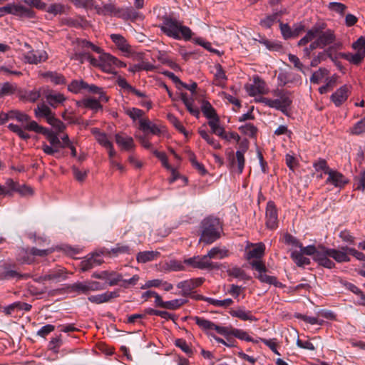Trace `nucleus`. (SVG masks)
Wrapping results in <instances>:
<instances>
[{
	"label": "nucleus",
	"instance_id": "obj_5",
	"mask_svg": "<svg viewBox=\"0 0 365 365\" xmlns=\"http://www.w3.org/2000/svg\"><path fill=\"white\" fill-rule=\"evenodd\" d=\"M161 30L169 37L175 39L183 38L190 40L192 37V31L187 26H183L181 22L173 19H165L161 26Z\"/></svg>",
	"mask_w": 365,
	"mask_h": 365
},
{
	"label": "nucleus",
	"instance_id": "obj_28",
	"mask_svg": "<svg viewBox=\"0 0 365 365\" xmlns=\"http://www.w3.org/2000/svg\"><path fill=\"white\" fill-rule=\"evenodd\" d=\"M206 255L209 261L212 259H222L229 256V251L225 247H215Z\"/></svg>",
	"mask_w": 365,
	"mask_h": 365
},
{
	"label": "nucleus",
	"instance_id": "obj_19",
	"mask_svg": "<svg viewBox=\"0 0 365 365\" xmlns=\"http://www.w3.org/2000/svg\"><path fill=\"white\" fill-rule=\"evenodd\" d=\"M346 248H349L347 246L341 247L339 250L336 249H329L328 255L330 256L331 258L334 259L336 262L342 263L350 261V257L349 256V252L346 250Z\"/></svg>",
	"mask_w": 365,
	"mask_h": 365
},
{
	"label": "nucleus",
	"instance_id": "obj_6",
	"mask_svg": "<svg viewBox=\"0 0 365 365\" xmlns=\"http://www.w3.org/2000/svg\"><path fill=\"white\" fill-rule=\"evenodd\" d=\"M180 96L188 111L192 115L197 116L200 113L199 106L205 102L199 93H180Z\"/></svg>",
	"mask_w": 365,
	"mask_h": 365
},
{
	"label": "nucleus",
	"instance_id": "obj_54",
	"mask_svg": "<svg viewBox=\"0 0 365 365\" xmlns=\"http://www.w3.org/2000/svg\"><path fill=\"white\" fill-rule=\"evenodd\" d=\"M73 3L76 7L84 8L87 10L95 9V6H96L94 0H73Z\"/></svg>",
	"mask_w": 365,
	"mask_h": 365
},
{
	"label": "nucleus",
	"instance_id": "obj_47",
	"mask_svg": "<svg viewBox=\"0 0 365 365\" xmlns=\"http://www.w3.org/2000/svg\"><path fill=\"white\" fill-rule=\"evenodd\" d=\"M278 18L279 14L277 13H274L261 19L259 24L263 28L269 29L274 24L279 21Z\"/></svg>",
	"mask_w": 365,
	"mask_h": 365
},
{
	"label": "nucleus",
	"instance_id": "obj_23",
	"mask_svg": "<svg viewBox=\"0 0 365 365\" xmlns=\"http://www.w3.org/2000/svg\"><path fill=\"white\" fill-rule=\"evenodd\" d=\"M202 278H195L185 280L178 283V287L181 289L185 294H188L194 289L200 287L203 283Z\"/></svg>",
	"mask_w": 365,
	"mask_h": 365
},
{
	"label": "nucleus",
	"instance_id": "obj_12",
	"mask_svg": "<svg viewBox=\"0 0 365 365\" xmlns=\"http://www.w3.org/2000/svg\"><path fill=\"white\" fill-rule=\"evenodd\" d=\"M184 263L193 267L200 269L212 268L213 264L208 260L207 255L195 256L184 260Z\"/></svg>",
	"mask_w": 365,
	"mask_h": 365
},
{
	"label": "nucleus",
	"instance_id": "obj_45",
	"mask_svg": "<svg viewBox=\"0 0 365 365\" xmlns=\"http://www.w3.org/2000/svg\"><path fill=\"white\" fill-rule=\"evenodd\" d=\"M205 301H206L210 304L217 307L227 308L233 304V300L230 298H227L223 300H218L216 299L207 297L205 299Z\"/></svg>",
	"mask_w": 365,
	"mask_h": 365
},
{
	"label": "nucleus",
	"instance_id": "obj_10",
	"mask_svg": "<svg viewBox=\"0 0 365 365\" xmlns=\"http://www.w3.org/2000/svg\"><path fill=\"white\" fill-rule=\"evenodd\" d=\"M66 274L67 273L64 269L57 268L49 270L47 274L39 276L35 278L34 280L37 282H44L46 281L58 282L66 279L67 278Z\"/></svg>",
	"mask_w": 365,
	"mask_h": 365
},
{
	"label": "nucleus",
	"instance_id": "obj_27",
	"mask_svg": "<svg viewBox=\"0 0 365 365\" xmlns=\"http://www.w3.org/2000/svg\"><path fill=\"white\" fill-rule=\"evenodd\" d=\"M157 67L153 63L146 61H142L138 63L130 66L128 71L135 73L141 71H153Z\"/></svg>",
	"mask_w": 365,
	"mask_h": 365
},
{
	"label": "nucleus",
	"instance_id": "obj_43",
	"mask_svg": "<svg viewBox=\"0 0 365 365\" xmlns=\"http://www.w3.org/2000/svg\"><path fill=\"white\" fill-rule=\"evenodd\" d=\"M110 38L120 51L123 52L129 51V46L126 40L122 36L119 34H112Z\"/></svg>",
	"mask_w": 365,
	"mask_h": 365
},
{
	"label": "nucleus",
	"instance_id": "obj_61",
	"mask_svg": "<svg viewBox=\"0 0 365 365\" xmlns=\"http://www.w3.org/2000/svg\"><path fill=\"white\" fill-rule=\"evenodd\" d=\"M351 133L354 135H360L365 133V117L354 124L351 128Z\"/></svg>",
	"mask_w": 365,
	"mask_h": 365
},
{
	"label": "nucleus",
	"instance_id": "obj_13",
	"mask_svg": "<svg viewBox=\"0 0 365 365\" xmlns=\"http://www.w3.org/2000/svg\"><path fill=\"white\" fill-rule=\"evenodd\" d=\"M335 40L334 33L331 30L317 33V39L312 42V48H324L331 43Z\"/></svg>",
	"mask_w": 365,
	"mask_h": 365
},
{
	"label": "nucleus",
	"instance_id": "obj_50",
	"mask_svg": "<svg viewBox=\"0 0 365 365\" xmlns=\"http://www.w3.org/2000/svg\"><path fill=\"white\" fill-rule=\"evenodd\" d=\"M229 276L235 278L247 280L249 277L246 275L245 271L238 267H233L227 270Z\"/></svg>",
	"mask_w": 365,
	"mask_h": 365
},
{
	"label": "nucleus",
	"instance_id": "obj_15",
	"mask_svg": "<svg viewBox=\"0 0 365 365\" xmlns=\"http://www.w3.org/2000/svg\"><path fill=\"white\" fill-rule=\"evenodd\" d=\"M115 139L116 144L122 150L131 152L135 148L134 140L129 135L123 133H117L115 135Z\"/></svg>",
	"mask_w": 365,
	"mask_h": 365
},
{
	"label": "nucleus",
	"instance_id": "obj_55",
	"mask_svg": "<svg viewBox=\"0 0 365 365\" xmlns=\"http://www.w3.org/2000/svg\"><path fill=\"white\" fill-rule=\"evenodd\" d=\"M123 280V277L120 274L115 272H108L106 282L110 286L118 284V282Z\"/></svg>",
	"mask_w": 365,
	"mask_h": 365
},
{
	"label": "nucleus",
	"instance_id": "obj_63",
	"mask_svg": "<svg viewBox=\"0 0 365 365\" xmlns=\"http://www.w3.org/2000/svg\"><path fill=\"white\" fill-rule=\"evenodd\" d=\"M288 59L297 70L302 73L305 72V67L297 56L289 53L288 55Z\"/></svg>",
	"mask_w": 365,
	"mask_h": 365
},
{
	"label": "nucleus",
	"instance_id": "obj_20",
	"mask_svg": "<svg viewBox=\"0 0 365 365\" xmlns=\"http://www.w3.org/2000/svg\"><path fill=\"white\" fill-rule=\"evenodd\" d=\"M99 91L98 88L96 86L91 84H88L84 81L80 80H73L72 82L68 86V91Z\"/></svg>",
	"mask_w": 365,
	"mask_h": 365
},
{
	"label": "nucleus",
	"instance_id": "obj_9",
	"mask_svg": "<svg viewBox=\"0 0 365 365\" xmlns=\"http://www.w3.org/2000/svg\"><path fill=\"white\" fill-rule=\"evenodd\" d=\"M191 319L202 331L207 333L215 330L221 335H226L227 334L226 327L218 326L210 320L197 316L192 317Z\"/></svg>",
	"mask_w": 365,
	"mask_h": 365
},
{
	"label": "nucleus",
	"instance_id": "obj_41",
	"mask_svg": "<svg viewBox=\"0 0 365 365\" xmlns=\"http://www.w3.org/2000/svg\"><path fill=\"white\" fill-rule=\"evenodd\" d=\"M301 251H294L291 253V257L299 267L307 265L310 263L309 259L304 256Z\"/></svg>",
	"mask_w": 365,
	"mask_h": 365
},
{
	"label": "nucleus",
	"instance_id": "obj_32",
	"mask_svg": "<svg viewBox=\"0 0 365 365\" xmlns=\"http://www.w3.org/2000/svg\"><path fill=\"white\" fill-rule=\"evenodd\" d=\"M226 331L227 334L225 336L231 335L241 340L252 341V338L248 334L247 331L242 329L226 327Z\"/></svg>",
	"mask_w": 365,
	"mask_h": 365
},
{
	"label": "nucleus",
	"instance_id": "obj_42",
	"mask_svg": "<svg viewBox=\"0 0 365 365\" xmlns=\"http://www.w3.org/2000/svg\"><path fill=\"white\" fill-rule=\"evenodd\" d=\"M198 133L202 138H203L214 149L221 148L220 143L216 140L210 134H209L207 130L200 129Z\"/></svg>",
	"mask_w": 365,
	"mask_h": 365
},
{
	"label": "nucleus",
	"instance_id": "obj_8",
	"mask_svg": "<svg viewBox=\"0 0 365 365\" xmlns=\"http://www.w3.org/2000/svg\"><path fill=\"white\" fill-rule=\"evenodd\" d=\"M250 96H255L257 98V101L264 103L265 105L269 106L271 108H274L278 110H284L286 109L291 103L292 101L289 97L283 95L279 98L276 99H271L262 96H257V95L261 94L262 93H250Z\"/></svg>",
	"mask_w": 365,
	"mask_h": 365
},
{
	"label": "nucleus",
	"instance_id": "obj_49",
	"mask_svg": "<svg viewBox=\"0 0 365 365\" xmlns=\"http://www.w3.org/2000/svg\"><path fill=\"white\" fill-rule=\"evenodd\" d=\"M48 13L57 15L66 12V6L62 4H52L45 9Z\"/></svg>",
	"mask_w": 365,
	"mask_h": 365
},
{
	"label": "nucleus",
	"instance_id": "obj_35",
	"mask_svg": "<svg viewBox=\"0 0 365 365\" xmlns=\"http://www.w3.org/2000/svg\"><path fill=\"white\" fill-rule=\"evenodd\" d=\"M340 57L348 61L349 63L354 64V65H359L361 63L365 56L358 52H356L354 53H341L339 54Z\"/></svg>",
	"mask_w": 365,
	"mask_h": 365
},
{
	"label": "nucleus",
	"instance_id": "obj_18",
	"mask_svg": "<svg viewBox=\"0 0 365 365\" xmlns=\"http://www.w3.org/2000/svg\"><path fill=\"white\" fill-rule=\"evenodd\" d=\"M229 160L232 170L237 173L239 175L242 174L245 163V155L241 152H236L235 155H234L233 153H230Z\"/></svg>",
	"mask_w": 365,
	"mask_h": 365
},
{
	"label": "nucleus",
	"instance_id": "obj_17",
	"mask_svg": "<svg viewBox=\"0 0 365 365\" xmlns=\"http://www.w3.org/2000/svg\"><path fill=\"white\" fill-rule=\"evenodd\" d=\"M163 73L172 81L178 90L186 89L189 91H195L197 89V85L195 82L182 83L178 76L168 71H163Z\"/></svg>",
	"mask_w": 365,
	"mask_h": 365
},
{
	"label": "nucleus",
	"instance_id": "obj_16",
	"mask_svg": "<svg viewBox=\"0 0 365 365\" xmlns=\"http://www.w3.org/2000/svg\"><path fill=\"white\" fill-rule=\"evenodd\" d=\"M277 211L273 201H269L266 207V225L270 229H275L277 227Z\"/></svg>",
	"mask_w": 365,
	"mask_h": 365
},
{
	"label": "nucleus",
	"instance_id": "obj_25",
	"mask_svg": "<svg viewBox=\"0 0 365 365\" xmlns=\"http://www.w3.org/2000/svg\"><path fill=\"white\" fill-rule=\"evenodd\" d=\"M45 98L47 103L53 108L62 105L66 98L61 93H46Z\"/></svg>",
	"mask_w": 365,
	"mask_h": 365
},
{
	"label": "nucleus",
	"instance_id": "obj_22",
	"mask_svg": "<svg viewBox=\"0 0 365 365\" xmlns=\"http://www.w3.org/2000/svg\"><path fill=\"white\" fill-rule=\"evenodd\" d=\"M230 314L232 317L239 318L243 321L256 322L257 320L251 311L246 310L243 307H239L235 309L230 310Z\"/></svg>",
	"mask_w": 365,
	"mask_h": 365
},
{
	"label": "nucleus",
	"instance_id": "obj_58",
	"mask_svg": "<svg viewBox=\"0 0 365 365\" xmlns=\"http://www.w3.org/2000/svg\"><path fill=\"white\" fill-rule=\"evenodd\" d=\"M54 250H55L53 247L45 249V250H39L36 247H32L31 249V255H33L34 258V257H43L48 256V255L51 254L52 252H54Z\"/></svg>",
	"mask_w": 365,
	"mask_h": 365
},
{
	"label": "nucleus",
	"instance_id": "obj_14",
	"mask_svg": "<svg viewBox=\"0 0 365 365\" xmlns=\"http://www.w3.org/2000/svg\"><path fill=\"white\" fill-rule=\"evenodd\" d=\"M328 250L329 248L325 247H319V252L316 254V257H313V258L319 265L332 269L335 267V263L329 259L331 257L328 255Z\"/></svg>",
	"mask_w": 365,
	"mask_h": 365
},
{
	"label": "nucleus",
	"instance_id": "obj_38",
	"mask_svg": "<svg viewBox=\"0 0 365 365\" xmlns=\"http://www.w3.org/2000/svg\"><path fill=\"white\" fill-rule=\"evenodd\" d=\"M17 260L22 264H31L34 262V257L30 250L21 248L17 253Z\"/></svg>",
	"mask_w": 365,
	"mask_h": 365
},
{
	"label": "nucleus",
	"instance_id": "obj_56",
	"mask_svg": "<svg viewBox=\"0 0 365 365\" xmlns=\"http://www.w3.org/2000/svg\"><path fill=\"white\" fill-rule=\"evenodd\" d=\"M352 48L365 56V37L361 36L352 44Z\"/></svg>",
	"mask_w": 365,
	"mask_h": 365
},
{
	"label": "nucleus",
	"instance_id": "obj_3",
	"mask_svg": "<svg viewBox=\"0 0 365 365\" xmlns=\"http://www.w3.org/2000/svg\"><path fill=\"white\" fill-rule=\"evenodd\" d=\"M84 58L93 66L99 68L103 72L108 73H115L116 68L126 66L125 63L108 53H101L98 58L88 54L86 55Z\"/></svg>",
	"mask_w": 365,
	"mask_h": 365
},
{
	"label": "nucleus",
	"instance_id": "obj_48",
	"mask_svg": "<svg viewBox=\"0 0 365 365\" xmlns=\"http://www.w3.org/2000/svg\"><path fill=\"white\" fill-rule=\"evenodd\" d=\"M95 10L99 14L116 15V9L111 3L105 4L103 7H100L96 5V6H95Z\"/></svg>",
	"mask_w": 365,
	"mask_h": 365
},
{
	"label": "nucleus",
	"instance_id": "obj_53",
	"mask_svg": "<svg viewBox=\"0 0 365 365\" xmlns=\"http://www.w3.org/2000/svg\"><path fill=\"white\" fill-rule=\"evenodd\" d=\"M330 98L336 106H339L347 100L348 95L347 93H332Z\"/></svg>",
	"mask_w": 365,
	"mask_h": 365
},
{
	"label": "nucleus",
	"instance_id": "obj_11",
	"mask_svg": "<svg viewBox=\"0 0 365 365\" xmlns=\"http://www.w3.org/2000/svg\"><path fill=\"white\" fill-rule=\"evenodd\" d=\"M327 175L326 184L334 185L335 187L342 188L349 182L347 178L337 170L331 169Z\"/></svg>",
	"mask_w": 365,
	"mask_h": 365
},
{
	"label": "nucleus",
	"instance_id": "obj_4",
	"mask_svg": "<svg viewBox=\"0 0 365 365\" xmlns=\"http://www.w3.org/2000/svg\"><path fill=\"white\" fill-rule=\"evenodd\" d=\"M202 233L200 241L207 245L212 244L220 237L222 227L220 220L208 217L201 222Z\"/></svg>",
	"mask_w": 365,
	"mask_h": 365
},
{
	"label": "nucleus",
	"instance_id": "obj_29",
	"mask_svg": "<svg viewBox=\"0 0 365 365\" xmlns=\"http://www.w3.org/2000/svg\"><path fill=\"white\" fill-rule=\"evenodd\" d=\"M118 297L115 292H106L103 294L92 295L88 297V300L92 303L101 304L109 301L110 299Z\"/></svg>",
	"mask_w": 365,
	"mask_h": 365
},
{
	"label": "nucleus",
	"instance_id": "obj_24",
	"mask_svg": "<svg viewBox=\"0 0 365 365\" xmlns=\"http://www.w3.org/2000/svg\"><path fill=\"white\" fill-rule=\"evenodd\" d=\"M265 245L262 242L252 245V249H250L247 254V258L256 259L255 261H259L258 259L262 257L264 254Z\"/></svg>",
	"mask_w": 365,
	"mask_h": 365
},
{
	"label": "nucleus",
	"instance_id": "obj_60",
	"mask_svg": "<svg viewBox=\"0 0 365 365\" xmlns=\"http://www.w3.org/2000/svg\"><path fill=\"white\" fill-rule=\"evenodd\" d=\"M313 166L315 168L316 171L322 170L326 175H327V173L331 170L327 165V161L324 159H319V160L316 161L315 163H314Z\"/></svg>",
	"mask_w": 365,
	"mask_h": 365
},
{
	"label": "nucleus",
	"instance_id": "obj_26",
	"mask_svg": "<svg viewBox=\"0 0 365 365\" xmlns=\"http://www.w3.org/2000/svg\"><path fill=\"white\" fill-rule=\"evenodd\" d=\"M139 128L143 132L150 131L153 135H159L161 132L158 125L153 123L148 119L145 118L140 119Z\"/></svg>",
	"mask_w": 365,
	"mask_h": 365
},
{
	"label": "nucleus",
	"instance_id": "obj_1",
	"mask_svg": "<svg viewBox=\"0 0 365 365\" xmlns=\"http://www.w3.org/2000/svg\"><path fill=\"white\" fill-rule=\"evenodd\" d=\"M24 129L28 131H34L36 133L42 134L45 136L47 143H42V150L48 155H55L58 153L61 148V142L59 138L60 133L40 125L33 120H29L27 124L24 125Z\"/></svg>",
	"mask_w": 365,
	"mask_h": 365
},
{
	"label": "nucleus",
	"instance_id": "obj_51",
	"mask_svg": "<svg viewBox=\"0 0 365 365\" xmlns=\"http://www.w3.org/2000/svg\"><path fill=\"white\" fill-rule=\"evenodd\" d=\"M239 130L244 135H248L250 137H255L257 133V128L251 123H246L239 128Z\"/></svg>",
	"mask_w": 365,
	"mask_h": 365
},
{
	"label": "nucleus",
	"instance_id": "obj_44",
	"mask_svg": "<svg viewBox=\"0 0 365 365\" xmlns=\"http://www.w3.org/2000/svg\"><path fill=\"white\" fill-rule=\"evenodd\" d=\"M55 130L54 132L61 133L66 128V125L59 119L56 118L55 114L49 117L46 121Z\"/></svg>",
	"mask_w": 365,
	"mask_h": 365
},
{
	"label": "nucleus",
	"instance_id": "obj_36",
	"mask_svg": "<svg viewBox=\"0 0 365 365\" xmlns=\"http://www.w3.org/2000/svg\"><path fill=\"white\" fill-rule=\"evenodd\" d=\"M42 76L46 80V81L51 82L53 84L58 85L65 83L64 77L56 72H46L42 74Z\"/></svg>",
	"mask_w": 365,
	"mask_h": 365
},
{
	"label": "nucleus",
	"instance_id": "obj_34",
	"mask_svg": "<svg viewBox=\"0 0 365 365\" xmlns=\"http://www.w3.org/2000/svg\"><path fill=\"white\" fill-rule=\"evenodd\" d=\"M302 29L301 26H297L294 30H292L287 24H280L281 33L286 39L297 36Z\"/></svg>",
	"mask_w": 365,
	"mask_h": 365
},
{
	"label": "nucleus",
	"instance_id": "obj_64",
	"mask_svg": "<svg viewBox=\"0 0 365 365\" xmlns=\"http://www.w3.org/2000/svg\"><path fill=\"white\" fill-rule=\"evenodd\" d=\"M153 153L158 158L162 163V165L166 169H171V166L168 163V157L164 152H160L157 150H153Z\"/></svg>",
	"mask_w": 365,
	"mask_h": 365
},
{
	"label": "nucleus",
	"instance_id": "obj_31",
	"mask_svg": "<svg viewBox=\"0 0 365 365\" xmlns=\"http://www.w3.org/2000/svg\"><path fill=\"white\" fill-rule=\"evenodd\" d=\"M34 114L36 118H45L47 120V119L51 117L54 113H52L51 110L43 102L37 105L36 108L34 109Z\"/></svg>",
	"mask_w": 365,
	"mask_h": 365
},
{
	"label": "nucleus",
	"instance_id": "obj_30",
	"mask_svg": "<svg viewBox=\"0 0 365 365\" xmlns=\"http://www.w3.org/2000/svg\"><path fill=\"white\" fill-rule=\"evenodd\" d=\"M160 252L157 251H144L137 255L136 259L139 263H146L158 259Z\"/></svg>",
	"mask_w": 365,
	"mask_h": 365
},
{
	"label": "nucleus",
	"instance_id": "obj_2",
	"mask_svg": "<svg viewBox=\"0 0 365 365\" xmlns=\"http://www.w3.org/2000/svg\"><path fill=\"white\" fill-rule=\"evenodd\" d=\"M30 118V116L26 113H21L16 110H12L7 113L0 112V125L4 124L7 120L11 119L16 120L18 122L23 123L24 126L25 124L28 123ZM8 128L23 140H26L31 138V135L24 131V127L21 128L19 125L10 123L8 125Z\"/></svg>",
	"mask_w": 365,
	"mask_h": 365
},
{
	"label": "nucleus",
	"instance_id": "obj_59",
	"mask_svg": "<svg viewBox=\"0 0 365 365\" xmlns=\"http://www.w3.org/2000/svg\"><path fill=\"white\" fill-rule=\"evenodd\" d=\"M71 291L76 292L78 293L86 294L88 292V287L87 282H76L71 285Z\"/></svg>",
	"mask_w": 365,
	"mask_h": 365
},
{
	"label": "nucleus",
	"instance_id": "obj_52",
	"mask_svg": "<svg viewBox=\"0 0 365 365\" xmlns=\"http://www.w3.org/2000/svg\"><path fill=\"white\" fill-rule=\"evenodd\" d=\"M318 33V29L313 28L307 31V34L299 40L298 45L304 46L307 43L312 41L314 38L317 37Z\"/></svg>",
	"mask_w": 365,
	"mask_h": 365
},
{
	"label": "nucleus",
	"instance_id": "obj_57",
	"mask_svg": "<svg viewBox=\"0 0 365 365\" xmlns=\"http://www.w3.org/2000/svg\"><path fill=\"white\" fill-rule=\"evenodd\" d=\"M185 303V300L182 299H176L170 301L165 302L163 308L175 310L180 308Z\"/></svg>",
	"mask_w": 365,
	"mask_h": 365
},
{
	"label": "nucleus",
	"instance_id": "obj_21",
	"mask_svg": "<svg viewBox=\"0 0 365 365\" xmlns=\"http://www.w3.org/2000/svg\"><path fill=\"white\" fill-rule=\"evenodd\" d=\"M24 60L26 62L32 64H37L42 61H45L48 58V55L45 51H29L24 54Z\"/></svg>",
	"mask_w": 365,
	"mask_h": 365
},
{
	"label": "nucleus",
	"instance_id": "obj_7",
	"mask_svg": "<svg viewBox=\"0 0 365 365\" xmlns=\"http://www.w3.org/2000/svg\"><path fill=\"white\" fill-rule=\"evenodd\" d=\"M250 264L253 269L259 272L257 278L263 283L274 285L276 287L283 288L284 284L277 280L274 276H269L266 274L267 268L262 261H252Z\"/></svg>",
	"mask_w": 365,
	"mask_h": 365
},
{
	"label": "nucleus",
	"instance_id": "obj_39",
	"mask_svg": "<svg viewBox=\"0 0 365 365\" xmlns=\"http://www.w3.org/2000/svg\"><path fill=\"white\" fill-rule=\"evenodd\" d=\"M201 110L204 115L209 120H212L214 118H219L215 110L208 101L202 102V105L201 106Z\"/></svg>",
	"mask_w": 365,
	"mask_h": 365
},
{
	"label": "nucleus",
	"instance_id": "obj_40",
	"mask_svg": "<svg viewBox=\"0 0 365 365\" xmlns=\"http://www.w3.org/2000/svg\"><path fill=\"white\" fill-rule=\"evenodd\" d=\"M93 134L98 143L103 146L104 148L110 147L113 143L108 139L107 135L105 133L100 132L97 128L93 130Z\"/></svg>",
	"mask_w": 365,
	"mask_h": 365
},
{
	"label": "nucleus",
	"instance_id": "obj_46",
	"mask_svg": "<svg viewBox=\"0 0 365 365\" xmlns=\"http://www.w3.org/2000/svg\"><path fill=\"white\" fill-rule=\"evenodd\" d=\"M328 73L329 71L327 69L320 68L318 71L312 74V77L310 78V81L312 83H319L327 77Z\"/></svg>",
	"mask_w": 365,
	"mask_h": 365
},
{
	"label": "nucleus",
	"instance_id": "obj_37",
	"mask_svg": "<svg viewBox=\"0 0 365 365\" xmlns=\"http://www.w3.org/2000/svg\"><path fill=\"white\" fill-rule=\"evenodd\" d=\"M13 15L19 16L21 17L33 18L34 16V12L21 4H14V13Z\"/></svg>",
	"mask_w": 365,
	"mask_h": 365
},
{
	"label": "nucleus",
	"instance_id": "obj_62",
	"mask_svg": "<svg viewBox=\"0 0 365 365\" xmlns=\"http://www.w3.org/2000/svg\"><path fill=\"white\" fill-rule=\"evenodd\" d=\"M283 241L287 245H292L295 247H302V243L295 237L289 233L284 235Z\"/></svg>",
	"mask_w": 365,
	"mask_h": 365
},
{
	"label": "nucleus",
	"instance_id": "obj_33",
	"mask_svg": "<svg viewBox=\"0 0 365 365\" xmlns=\"http://www.w3.org/2000/svg\"><path fill=\"white\" fill-rule=\"evenodd\" d=\"M264 82L257 76H255L250 83L246 85L247 91H263Z\"/></svg>",
	"mask_w": 365,
	"mask_h": 365
}]
</instances>
